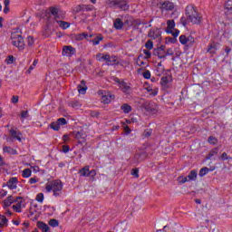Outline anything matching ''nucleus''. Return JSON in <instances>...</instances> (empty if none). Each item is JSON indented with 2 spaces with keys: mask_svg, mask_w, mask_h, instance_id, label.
I'll list each match as a JSON object with an SVG mask.
<instances>
[{
  "mask_svg": "<svg viewBox=\"0 0 232 232\" xmlns=\"http://www.w3.org/2000/svg\"><path fill=\"white\" fill-rule=\"evenodd\" d=\"M185 15L188 23H192V24H200L202 23V14L198 13L197 7L193 5L186 7Z\"/></svg>",
  "mask_w": 232,
  "mask_h": 232,
  "instance_id": "obj_1",
  "label": "nucleus"
},
{
  "mask_svg": "<svg viewBox=\"0 0 232 232\" xmlns=\"http://www.w3.org/2000/svg\"><path fill=\"white\" fill-rule=\"evenodd\" d=\"M45 189L47 193L53 191V197H61V194L63 193V181H61V179L50 181L46 183Z\"/></svg>",
  "mask_w": 232,
  "mask_h": 232,
  "instance_id": "obj_2",
  "label": "nucleus"
},
{
  "mask_svg": "<svg viewBox=\"0 0 232 232\" xmlns=\"http://www.w3.org/2000/svg\"><path fill=\"white\" fill-rule=\"evenodd\" d=\"M11 40L12 44L18 48V50H24V39L23 38V35H21V33L13 32L11 34Z\"/></svg>",
  "mask_w": 232,
  "mask_h": 232,
  "instance_id": "obj_3",
  "label": "nucleus"
},
{
  "mask_svg": "<svg viewBox=\"0 0 232 232\" xmlns=\"http://www.w3.org/2000/svg\"><path fill=\"white\" fill-rule=\"evenodd\" d=\"M50 12L52 15L54 17V21L59 24V22L63 21L64 19V12L57 9L56 7H50Z\"/></svg>",
  "mask_w": 232,
  "mask_h": 232,
  "instance_id": "obj_4",
  "label": "nucleus"
},
{
  "mask_svg": "<svg viewBox=\"0 0 232 232\" xmlns=\"http://www.w3.org/2000/svg\"><path fill=\"white\" fill-rule=\"evenodd\" d=\"M159 7L161 9V12H169L175 9V4L167 0L160 2Z\"/></svg>",
  "mask_w": 232,
  "mask_h": 232,
  "instance_id": "obj_5",
  "label": "nucleus"
},
{
  "mask_svg": "<svg viewBox=\"0 0 232 232\" xmlns=\"http://www.w3.org/2000/svg\"><path fill=\"white\" fill-rule=\"evenodd\" d=\"M153 55L159 57V59H166V45H161L154 49Z\"/></svg>",
  "mask_w": 232,
  "mask_h": 232,
  "instance_id": "obj_6",
  "label": "nucleus"
},
{
  "mask_svg": "<svg viewBox=\"0 0 232 232\" xmlns=\"http://www.w3.org/2000/svg\"><path fill=\"white\" fill-rule=\"evenodd\" d=\"M146 111L150 113V115H156L159 112V105L153 102H150L145 107Z\"/></svg>",
  "mask_w": 232,
  "mask_h": 232,
  "instance_id": "obj_7",
  "label": "nucleus"
},
{
  "mask_svg": "<svg viewBox=\"0 0 232 232\" xmlns=\"http://www.w3.org/2000/svg\"><path fill=\"white\" fill-rule=\"evenodd\" d=\"M75 52V48L72 45H64L62 50V55L65 57H72V55H74Z\"/></svg>",
  "mask_w": 232,
  "mask_h": 232,
  "instance_id": "obj_8",
  "label": "nucleus"
},
{
  "mask_svg": "<svg viewBox=\"0 0 232 232\" xmlns=\"http://www.w3.org/2000/svg\"><path fill=\"white\" fill-rule=\"evenodd\" d=\"M19 183V179L14 177L11 178L7 182L6 186L9 188V189H17V184Z\"/></svg>",
  "mask_w": 232,
  "mask_h": 232,
  "instance_id": "obj_9",
  "label": "nucleus"
},
{
  "mask_svg": "<svg viewBox=\"0 0 232 232\" xmlns=\"http://www.w3.org/2000/svg\"><path fill=\"white\" fill-rule=\"evenodd\" d=\"M92 10H93V5H80L76 7L77 14L80 12H92Z\"/></svg>",
  "mask_w": 232,
  "mask_h": 232,
  "instance_id": "obj_10",
  "label": "nucleus"
},
{
  "mask_svg": "<svg viewBox=\"0 0 232 232\" xmlns=\"http://www.w3.org/2000/svg\"><path fill=\"white\" fill-rule=\"evenodd\" d=\"M110 54H102L98 53L96 54L97 61H105L107 66H110L111 64V61H110Z\"/></svg>",
  "mask_w": 232,
  "mask_h": 232,
  "instance_id": "obj_11",
  "label": "nucleus"
},
{
  "mask_svg": "<svg viewBox=\"0 0 232 232\" xmlns=\"http://www.w3.org/2000/svg\"><path fill=\"white\" fill-rule=\"evenodd\" d=\"M19 198H21V197L16 198V199L14 198L13 196L7 197L4 200V208H10V206H12V204H14V202H17V200H19Z\"/></svg>",
  "mask_w": 232,
  "mask_h": 232,
  "instance_id": "obj_12",
  "label": "nucleus"
},
{
  "mask_svg": "<svg viewBox=\"0 0 232 232\" xmlns=\"http://www.w3.org/2000/svg\"><path fill=\"white\" fill-rule=\"evenodd\" d=\"M218 44L217 43L215 42L210 43L207 49L208 53H210L211 55H215V53H217V50H218Z\"/></svg>",
  "mask_w": 232,
  "mask_h": 232,
  "instance_id": "obj_13",
  "label": "nucleus"
},
{
  "mask_svg": "<svg viewBox=\"0 0 232 232\" xmlns=\"http://www.w3.org/2000/svg\"><path fill=\"white\" fill-rule=\"evenodd\" d=\"M113 99H115V95L107 93V94L102 96V102H103V104H110V102H111V101H113Z\"/></svg>",
  "mask_w": 232,
  "mask_h": 232,
  "instance_id": "obj_14",
  "label": "nucleus"
},
{
  "mask_svg": "<svg viewBox=\"0 0 232 232\" xmlns=\"http://www.w3.org/2000/svg\"><path fill=\"white\" fill-rule=\"evenodd\" d=\"M9 133H10V135H11V137L13 138V139H14V140H19V142H21V137H22V133H21V131H17V130H14V129H11L10 130H9Z\"/></svg>",
  "mask_w": 232,
  "mask_h": 232,
  "instance_id": "obj_15",
  "label": "nucleus"
},
{
  "mask_svg": "<svg viewBox=\"0 0 232 232\" xmlns=\"http://www.w3.org/2000/svg\"><path fill=\"white\" fill-rule=\"evenodd\" d=\"M120 88L121 92H123V93H126L127 95H129V93L131 92V87H130V85H128L126 82H121L120 83Z\"/></svg>",
  "mask_w": 232,
  "mask_h": 232,
  "instance_id": "obj_16",
  "label": "nucleus"
},
{
  "mask_svg": "<svg viewBox=\"0 0 232 232\" xmlns=\"http://www.w3.org/2000/svg\"><path fill=\"white\" fill-rule=\"evenodd\" d=\"M37 228L41 229L42 232H50V227L43 221H38L37 224Z\"/></svg>",
  "mask_w": 232,
  "mask_h": 232,
  "instance_id": "obj_17",
  "label": "nucleus"
},
{
  "mask_svg": "<svg viewBox=\"0 0 232 232\" xmlns=\"http://www.w3.org/2000/svg\"><path fill=\"white\" fill-rule=\"evenodd\" d=\"M160 31L159 29L150 30L148 34L150 39H160Z\"/></svg>",
  "mask_w": 232,
  "mask_h": 232,
  "instance_id": "obj_18",
  "label": "nucleus"
},
{
  "mask_svg": "<svg viewBox=\"0 0 232 232\" xmlns=\"http://www.w3.org/2000/svg\"><path fill=\"white\" fill-rule=\"evenodd\" d=\"M82 84V85H81ZM81 84L78 85V92L79 93H81L82 95H84V93H86V90H88V86H86V81L82 80L81 81Z\"/></svg>",
  "mask_w": 232,
  "mask_h": 232,
  "instance_id": "obj_19",
  "label": "nucleus"
},
{
  "mask_svg": "<svg viewBox=\"0 0 232 232\" xmlns=\"http://www.w3.org/2000/svg\"><path fill=\"white\" fill-rule=\"evenodd\" d=\"M80 177H90V167L85 166L79 170Z\"/></svg>",
  "mask_w": 232,
  "mask_h": 232,
  "instance_id": "obj_20",
  "label": "nucleus"
},
{
  "mask_svg": "<svg viewBox=\"0 0 232 232\" xmlns=\"http://www.w3.org/2000/svg\"><path fill=\"white\" fill-rule=\"evenodd\" d=\"M144 159H146V153L145 152H141V153H137L134 156V160L135 162L140 163L144 160Z\"/></svg>",
  "mask_w": 232,
  "mask_h": 232,
  "instance_id": "obj_21",
  "label": "nucleus"
},
{
  "mask_svg": "<svg viewBox=\"0 0 232 232\" xmlns=\"http://www.w3.org/2000/svg\"><path fill=\"white\" fill-rule=\"evenodd\" d=\"M124 26V23L122 22V20H121V18H116L114 20V28L116 30H122Z\"/></svg>",
  "mask_w": 232,
  "mask_h": 232,
  "instance_id": "obj_22",
  "label": "nucleus"
},
{
  "mask_svg": "<svg viewBox=\"0 0 232 232\" xmlns=\"http://www.w3.org/2000/svg\"><path fill=\"white\" fill-rule=\"evenodd\" d=\"M4 153H8L9 155H17V150L12 147L5 146L3 148Z\"/></svg>",
  "mask_w": 232,
  "mask_h": 232,
  "instance_id": "obj_23",
  "label": "nucleus"
},
{
  "mask_svg": "<svg viewBox=\"0 0 232 232\" xmlns=\"http://www.w3.org/2000/svg\"><path fill=\"white\" fill-rule=\"evenodd\" d=\"M198 176V172L196 169H192L189 174L187 176V179H188L189 181L197 180V177Z\"/></svg>",
  "mask_w": 232,
  "mask_h": 232,
  "instance_id": "obj_24",
  "label": "nucleus"
},
{
  "mask_svg": "<svg viewBox=\"0 0 232 232\" xmlns=\"http://www.w3.org/2000/svg\"><path fill=\"white\" fill-rule=\"evenodd\" d=\"M86 37H88V34L86 33H82V34L72 35V39L74 41H82L83 39H86Z\"/></svg>",
  "mask_w": 232,
  "mask_h": 232,
  "instance_id": "obj_25",
  "label": "nucleus"
},
{
  "mask_svg": "<svg viewBox=\"0 0 232 232\" xmlns=\"http://www.w3.org/2000/svg\"><path fill=\"white\" fill-rule=\"evenodd\" d=\"M72 136L74 137V139H77L78 140H81L82 139V141L84 142V133L82 131L74 130L72 131Z\"/></svg>",
  "mask_w": 232,
  "mask_h": 232,
  "instance_id": "obj_26",
  "label": "nucleus"
},
{
  "mask_svg": "<svg viewBox=\"0 0 232 232\" xmlns=\"http://www.w3.org/2000/svg\"><path fill=\"white\" fill-rule=\"evenodd\" d=\"M215 155H218V148L212 149L209 153L206 156L207 160H211L212 157H215Z\"/></svg>",
  "mask_w": 232,
  "mask_h": 232,
  "instance_id": "obj_27",
  "label": "nucleus"
},
{
  "mask_svg": "<svg viewBox=\"0 0 232 232\" xmlns=\"http://www.w3.org/2000/svg\"><path fill=\"white\" fill-rule=\"evenodd\" d=\"M171 30H175V20L167 21V34H169V32H171Z\"/></svg>",
  "mask_w": 232,
  "mask_h": 232,
  "instance_id": "obj_28",
  "label": "nucleus"
},
{
  "mask_svg": "<svg viewBox=\"0 0 232 232\" xmlns=\"http://www.w3.org/2000/svg\"><path fill=\"white\" fill-rule=\"evenodd\" d=\"M112 3L115 5H119L120 8H121L122 10H126V6H128L126 1L124 0H114Z\"/></svg>",
  "mask_w": 232,
  "mask_h": 232,
  "instance_id": "obj_29",
  "label": "nucleus"
},
{
  "mask_svg": "<svg viewBox=\"0 0 232 232\" xmlns=\"http://www.w3.org/2000/svg\"><path fill=\"white\" fill-rule=\"evenodd\" d=\"M0 228H3L4 226H8V218H6V216H0Z\"/></svg>",
  "mask_w": 232,
  "mask_h": 232,
  "instance_id": "obj_30",
  "label": "nucleus"
},
{
  "mask_svg": "<svg viewBox=\"0 0 232 232\" xmlns=\"http://www.w3.org/2000/svg\"><path fill=\"white\" fill-rule=\"evenodd\" d=\"M121 110L123 111V113H130V111H131V107L128 103H123L121 106Z\"/></svg>",
  "mask_w": 232,
  "mask_h": 232,
  "instance_id": "obj_31",
  "label": "nucleus"
},
{
  "mask_svg": "<svg viewBox=\"0 0 232 232\" xmlns=\"http://www.w3.org/2000/svg\"><path fill=\"white\" fill-rule=\"evenodd\" d=\"M188 48H190L191 46H193V44H195V38L191 35L188 36L187 39V44H185Z\"/></svg>",
  "mask_w": 232,
  "mask_h": 232,
  "instance_id": "obj_32",
  "label": "nucleus"
},
{
  "mask_svg": "<svg viewBox=\"0 0 232 232\" xmlns=\"http://www.w3.org/2000/svg\"><path fill=\"white\" fill-rule=\"evenodd\" d=\"M58 24H59L60 28H63V30H66V28H70V23L64 22L63 20L58 22Z\"/></svg>",
  "mask_w": 232,
  "mask_h": 232,
  "instance_id": "obj_33",
  "label": "nucleus"
},
{
  "mask_svg": "<svg viewBox=\"0 0 232 232\" xmlns=\"http://www.w3.org/2000/svg\"><path fill=\"white\" fill-rule=\"evenodd\" d=\"M22 176L24 179H28L29 177H32V169H25L23 170Z\"/></svg>",
  "mask_w": 232,
  "mask_h": 232,
  "instance_id": "obj_34",
  "label": "nucleus"
},
{
  "mask_svg": "<svg viewBox=\"0 0 232 232\" xmlns=\"http://www.w3.org/2000/svg\"><path fill=\"white\" fill-rule=\"evenodd\" d=\"M209 173V168L204 167L199 170V177H205V175H208Z\"/></svg>",
  "mask_w": 232,
  "mask_h": 232,
  "instance_id": "obj_35",
  "label": "nucleus"
},
{
  "mask_svg": "<svg viewBox=\"0 0 232 232\" xmlns=\"http://www.w3.org/2000/svg\"><path fill=\"white\" fill-rule=\"evenodd\" d=\"M50 128L52 130H53L54 131H59V130H61V127H60V125H59V123L57 121H53L50 124Z\"/></svg>",
  "mask_w": 232,
  "mask_h": 232,
  "instance_id": "obj_36",
  "label": "nucleus"
},
{
  "mask_svg": "<svg viewBox=\"0 0 232 232\" xmlns=\"http://www.w3.org/2000/svg\"><path fill=\"white\" fill-rule=\"evenodd\" d=\"M110 66H113V64H119V58L116 55L110 56Z\"/></svg>",
  "mask_w": 232,
  "mask_h": 232,
  "instance_id": "obj_37",
  "label": "nucleus"
},
{
  "mask_svg": "<svg viewBox=\"0 0 232 232\" xmlns=\"http://www.w3.org/2000/svg\"><path fill=\"white\" fill-rule=\"evenodd\" d=\"M104 37L102 35L97 36L94 40H92L93 46H97V44H100L101 41H102Z\"/></svg>",
  "mask_w": 232,
  "mask_h": 232,
  "instance_id": "obj_38",
  "label": "nucleus"
},
{
  "mask_svg": "<svg viewBox=\"0 0 232 232\" xmlns=\"http://www.w3.org/2000/svg\"><path fill=\"white\" fill-rule=\"evenodd\" d=\"M49 226H51V227H58L59 226V221L57 219H51L48 222Z\"/></svg>",
  "mask_w": 232,
  "mask_h": 232,
  "instance_id": "obj_39",
  "label": "nucleus"
},
{
  "mask_svg": "<svg viewBox=\"0 0 232 232\" xmlns=\"http://www.w3.org/2000/svg\"><path fill=\"white\" fill-rule=\"evenodd\" d=\"M56 122L58 123V126H66L68 124V121H66V119L64 118H59Z\"/></svg>",
  "mask_w": 232,
  "mask_h": 232,
  "instance_id": "obj_40",
  "label": "nucleus"
},
{
  "mask_svg": "<svg viewBox=\"0 0 232 232\" xmlns=\"http://www.w3.org/2000/svg\"><path fill=\"white\" fill-rule=\"evenodd\" d=\"M178 180H179V184H186V182H190L188 176L187 177L180 176V177L178 178Z\"/></svg>",
  "mask_w": 232,
  "mask_h": 232,
  "instance_id": "obj_41",
  "label": "nucleus"
},
{
  "mask_svg": "<svg viewBox=\"0 0 232 232\" xmlns=\"http://www.w3.org/2000/svg\"><path fill=\"white\" fill-rule=\"evenodd\" d=\"M225 8L226 10H227L228 12H232V0H227L225 3Z\"/></svg>",
  "mask_w": 232,
  "mask_h": 232,
  "instance_id": "obj_42",
  "label": "nucleus"
},
{
  "mask_svg": "<svg viewBox=\"0 0 232 232\" xmlns=\"http://www.w3.org/2000/svg\"><path fill=\"white\" fill-rule=\"evenodd\" d=\"M39 61L38 60H34L33 64L29 67V69L26 71V73H32V70L37 66Z\"/></svg>",
  "mask_w": 232,
  "mask_h": 232,
  "instance_id": "obj_43",
  "label": "nucleus"
},
{
  "mask_svg": "<svg viewBox=\"0 0 232 232\" xmlns=\"http://www.w3.org/2000/svg\"><path fill=\"white\" fill-rule=\"evenodd\" d=\"M208 142L209 144L215 145V144H217V142H218V140L217 138H215L214 136H210L208 139Z\"/></svg>",
  "mask_w": 232,
  "mask_h": 232,
  "instance_id": "obj_44",
  "label": "nucleus"
},
{
  "mask_svg": "<svg viewBox=\"0 0 232 232\" xmlns=\"http://www.w3.org/2000/svg\"><path fill=\"white\" fill-rule=\"evenodd\" d=\"M145 47L147 50H153V42L151 40H148L145 44Z\"/></svg>",
  "mask_w": 232,
  "mask_h": 232,
  "instance_id": "obj_45",
  "label": "nucleus"
},
{
  "mask_svg": "<svg viewBox=\"0 0 232 232\" xmlns=\"http://www.w3.org/2000/svg\"><path fill=\"white\" fill-rule=\"evenodd\" d=\"M179 43L181 44H188V36L186 35H180L179 36Z\"/></svg>",
  "mask_w": 232,
  "mask_h": 232,
  "instance_id": "obj_46",
  "label": "nucleus"
},
{
  "mask_svg": "<svg viewBox=\"0 0 232 232\" xmlns=\"http://www.w3.org/2000/svg\"><path fill=\"white\" fill-rule=\"evenodd\" d=\"M69 106H71V108H79V106H81V103L78 101H73L69 102Z\"/></svg>",
  "mask_w": 232,
  "mask_h": 232,
  "instance_id": "obj_47",
  "label": "nucleus"
},
{
  "mask_svg": "<svg viewBox=\"0 0 232 232\" xmlns=\"http://www.w3.org/2000/svg\"><path fill=\"white\" fill-rule=\"evenodd\" d=\"M36 200H37V202L43 203L44 200V194H43V193L37 194Z\"/></svg>",
  "mask_w": 232,
  "mask_h": 232,
  "instance_id": "obj_48",
  "label": "nucleus"
},
{
  "mask_svg": "<svg viewBox=\"0 0 232 232\" xmlns=\"http://www.w3.org/2000/svg\"><path fill=\"white\" fill-rule=\"evenodd\" d=\"M21 119H28L30 114H28V111H22L20 114Z\"/></svg>",
  "mask_w": 232,
  "mask_h": 232,
  "instance_id": "obj_49",
  "label": "nucleus"
},
{
  "mask_svg": "<svg viewBox=\"0 0 232 232\" xmlns=\"http://www.w3.org/2000/svg\"><path fill=\"white\" fill-rule=\"evenodd\" d=\"M169 34H171L173 37H179V34H180V31L179 29H173L171 32H169Z\"/></svg>",
  "mask_w": 232,
  "mask_h": 232,
  "instance_id": "obj_50",
  "label": "nucleus"
},
{
  "mask_svg": "<svg viewBox=\"0 0 232 232\" xmlns=\"http://www.w3.org/2000/svg\"><path fill=\"white\" fill-rule=\"evenodd\" d=\"M13 208L15 209L16 213H21V202H18L15 205H14Z\"/></svg>",
  "mask_w": 232,
  "mask_h": 232,
  "instance_id": "obj_51",
  "label": "nucleus"
},
{
  "mask_svg": "<svg viewBox=\"0 0 232 232\" xmlns=\"http://www.w3.org/2000/svg\"><path fill=\"white\" fill-rule=\"evenodd\" d=\"M143 53L145 55V59H151V52L149 49L143 50Z\"/></svg>",
  "mask_w": 232,
  "mask_h": 232,
  "instance_id": "obj_52",
  "label": "nucleus"
},
{
  "mask_svg": "<svg viewBox=\"0 0 232 232\" xmlns=\"http://www.w3.org/2000/svg\"><path fill=\"white\" fill-rule=\"evenodd\" d=\"M152 130H145L143 132V137H146V139H149V137H151Z\"/></svg>",
  "mask_w": 232,
  "mask_h": 232,
  "instance_id": "obj_53",
  "label": "nucleus"
},
{
  "mask_svg": "<svg viewBox=\"0 0 232 232\" xmlns=\"http://www.w3.org/2000/svg\"><path fill=\"white\" fill-rule=\"evenodd\" d=\"M168 82H169V80L168 79V77L161 78V81H160L161 86H166L168 84Z\"/></svg>",
  "mask_w": 232,
  "mask_h": 232,
  "instance_id": "obj_54",
  "label": "nucleus"
},
{
  "mask_svg": "<svg viewBox=\"0 0 232 232\" xmlns=\"http://www.w3.org/2000/svg\"><path fill=\"white\" fill-rule=\"evenodd\" d=\"M175 53L173 52L172 48H169L167 50H165V57H168V55H174Z\"/></svg>",
  "mask_w": 232,
  "mask_h": 232,
  "instance_id": "obj_55",
  "label": "nucleus"
},
{
  "mask_svg": "<svg viewBox=\"0 0 232 232\" xmlns=\"http://www.w3.org/2000/svg\"><path fill=\"white\" fill-rule=\"evenodd\" d=\"M144 79H150L151 78V72L148 70H146L143 73H142Z\"/></svg>",
  "mask_w": 232,
  "mask_h": 232,
  "instance_id": "obj_56",
  "label": "nucleus"
},
{
  "mask_svg": "<svg viewBox=\"0 0 232 232\" xmlns=\"http://www.w3.org/2000/svg\"><path fill=\"white\" fill-rule=\"evenodd\" d=\"M218 159H219V160L224 161V160H228L229 157H227V153L223 152L222 155Z\"/></svg>",
  "mask_w": 232,
  "mask_h": 232,
  "instance_id": "obj_57",
  "label": "nucleus"
},
{
  "mask_svg": "<svg viewBox=\"0 0 232 232\" xmlns=\"http://www.w3.org/2000/svg\"><path fill=\"white\" fill-rule=\"evenodd\" d=\"M131 175L135 177L136 179H139V169H133L131 170Z\"/></svg>",
  "mask_w": 232,
  "mask_h": 232,
  "instance_id": "obj_58",
  "label": "nucleus"
},
{
  "mask_svg": "<svg viewBox=\"0 0 232 232\" xmlns=\"http://www.w3.org/2000/svg\"><path fill=\"white\" fill-rule=\"evenodd\" d=\"M5 61L7 64H14V55H9Z\"/></svg>",
  "mask_w": 232,
  "mask_h": 232,
  "instance_id": "obj_59",
  "label": "nucleus"
},
{
  "mask_svg": "<svg viewBox=\"0 0 232 232\" xmlns=\"http://www.w3.org/2000/svg\"><path fill=\"white\" fill-rule=\"evenodd\" d=\"M34 37L32 36H28L27 37V44H28V46H34Z\"/></svg>",
  "mask_w": 232,
  "mask_h": 232,
  "instance_id": "obj_60",
  "label": "nucleus"
},
{
  "mask_svg": "<svg viewBox=\"0 0 232 232\" xmlns=\"http://www.w3.org/2000/svg\"><path fill=\"white\" fill-rule=\"evenodd\" d=\"M180 23H181V24H183V26H186L188 24V23H189V21L186 17H181Z\"/></svg>",
  "mask_w": 232,
  "mask_h": 232,
  "instance_id": "obj_61",
  "label": "nucleus"
},
{
  "mask_svg": "<svg viewBox=\"0 0 232 232\" xmlns=\"http://www.w3.org/2000/svg\"><path fill=\"white\" fill-rule=\"evenodd\" d=\"M62 151H63V153H68V151H70V146H68V145H63V146L62 147Z\"/></svg>",
  "mask_w": 232,
  "mask_h": 232,
  "instance_id": "obj_62",
  "label": "nucleus"
},
{
  "mask_svg": "<svg viewBox=\"0 0 232 232\" xmlns=\"http://www.w3.org/2000/svg\"><path fill=\"white\" fill-rule=\"evenodd\" d=\"M37 182H39V179H37V178H31L29 179V184H37Z\"/></svg>",
  "mask_w": 232,
  "mask_h": 232,
  "instance_id": "obj_63",
  "label": "nucleus"
},
{
  "mask_svg": "<svg viewBox=\"0 0 232 232\" xmlns=\"http://www.w3.org/2000/svg\"><path fill=\"white\" fill-rule=\"evenodd\" d=\"M99 115H101V112L97 111H91V116L92 117H99Z\"/></svg>",
  "mask_w": 232,
  "mask_h": 232,
  "instance_id": "obj_64",
  "label": "nucleus"
}]
</instances>
